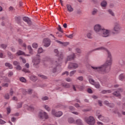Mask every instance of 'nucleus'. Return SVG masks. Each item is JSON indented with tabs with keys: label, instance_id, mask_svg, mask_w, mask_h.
Here are the masks:
<instances>
[{
	"label": "nucleus",
	"instance_id": "1",
	"mask_svg": "<svg viewBox=\"0 0 125 125\" xmlns=\"http://www.w3.org/2000/svg\"><path fill=\"white\" fill-rule=\"evenodd\" d=\"M96 50H105L107 53V59L106 62L102 65L96 66L95 65H91V68L95 72L101 73V74H107L111 70V66L113 63V59H112V55L108 49L104 47H99L93 50L92 51H96Z\"/></svg>",
	"mask_w": 125,
	"mask_h": 125
},
{
	"label": "nucleus",
	"instance_id": "2",
	"mask_svg": "<svg viewBox=\"0 0 125 125\" xmlns=\"http://www.w3.org/2000/svg\"><path fill=\"white\" fill-rule=\"evenodd\" d=\"M63 57L62 55L61 56V57L57 61H53L51 62V66L53 67V69L52 70L53 73H56L57 69L56 67L58 66H61V64H62V59Z\"/></svg>",
	"mask_w": 125,
	"mask_h": 125
},
{
	"label": "nucleus",
	"instance_id": "3",
	"mask_svg": "<svg viewBox=\"0 0 125 125\" xmlns=\"http://www.w3.org/2000/svg\"><path fill=\"white\" fill-rule=\"evenodd\" d=\"M32 63H33V67L35 68L39 67V64L41 63L40 55L37 54L36 57L32 60Z\"/></svg>",
	"mask_w": 125,
	"mask_h": 125
},
{
	"label": "nucleus",
	"instance_id": "4",
	"mask_svg": "<svg viewBox=\"0 0 125 125\" xmlns=\"http://www.w3.org/2000/svg\"><path fill=\"white\" fill-rule=\"evenodd\" d=\"M85 122L89 125H95V119L92 116H90L88 117L85 118Z\"/></svg>",
	"mask_w": 125,
	"mask_h": 125
},
{
	"label": "nucleus",
	"instance_id": "5",
	"mask_svg": "<svg viewBox=\"0 0 125 125\" xmlns=\"http://www.w3.org/2000/svg\"><path fill=\"white\" fill-rule=\"evenodd\" d=\"M96 116L98 117V119L101 121L102 122H104V123H109V118L107 117H104L102 114H100L99 110L97 111Z\"/></svg>",
	"mask_w": 125,
	"mask_h": 125
},
{
	"label": "nucleus",
	"instance_id": "6",
	"mask_svg": "<svg viewBox=\"0 0 125 125\" xmlns=\"http://www.w3.org/2000/svg\"><path fill=\"white\" fill-rule=\"evenodd\" d=\"M38 118L40 119V120H43L44 121V120H47L48 119V115L47 113L45 112H44L42 110L40 111L38 113Z\"/></svg>",
	"mask_w": 125,
	"mask_h": 125
},
{
	"label": "nucleus",
	"instance_id": "7",
	"mask_svg": "<svg viewBox=\"0 0 125 125\" xmlns=\"http://www.w3.org/2000/svg\"><path fill=\"white\" fill-rule=\"evenodd\" d=\"M110 33H111L110 30L103 28L99 35L103 37V38H108V37L110 36Z\"/></svg>",
	"mask_w": 125,
	"mask_h": 125
},
{
	"label": "nucleus",
	"instance_id": "8",
	"mask_svg": "<svg viewBox=\"0 0 125 125\" xmlns=\"http://www.w3.org/2000/svg\"><path fill=\"white\" fill-rule=\"evenodd\" d=\"M102 30H103V27L100 24H96L94 26V30L96 34H98L99 35L101 32H102Z\"/></svg>",
	"mask_w": 125,
	"mask_h": 125
},
{
	"label": "nucleus",
	"instance_id": "9",
	"mask_svg": "<svg viewBox=\"0 0 125 125\" xmlns=\"http://www.w3.org/2000/svg\"><path fill=\"white\" fill-rule=\"evenodd\" d=\"M121 25H120V22L117 21L114 23V27L113 28V31L116 33L119 32L121 29Z\"/></svg>",
	"mask_w": 125,
	"mask_h": 125
},
{
	"label": "nucleus",
	"instance_id": "10",
	"mask_svg": "<svg viewBox=\"0 0 125 125\" xmlns=\"http://www.w3.org/2000/svg\"><path fill=\"white\" fill-rule=\"evenodd\" d=\"M89 82L90 83H91V84H93V85H94L96 88H100V84H99V83L95 82V81H94V80L92 79H89Z\"/></svg>",
	"mask_w": 125,
	"mask_h": 125
},
{
	"label": "nucleus",
	"instance_id": "11",
	"mask_svg": "<svg viewBox=\"0 0 125 125\" xmlns=\"http://www.w3.org/2000/svg\"><path fill=\"white\" fill-rule=\"evenodd\" d=\"M78 67L79 64H78L77 63L71 62L68 66V69H71L72 70H74V69H77V68Z\"/></svg>",
	"mask_w": 125,
	"mask_h": 125
},
{
	"label": "nucleus",
	"instance_id": "12",
	"mask_svg": "<svg viewBox=\"0 0 125 125\" xmlns=\"http://www.w3.org/2000/svg\"><path fill=\"white\" fill-rule=\"evenodd\" d=\"M51 41L48 38H46L43 40V44L45 47H48L50 45Z\"/></svg>",
	"mask_w": 125,
	"mask_h": 125
},
{
	"label": "nucleus",
	"instance_id": "13",
	"mask_svg": "<svg viewBox=\"0 0 125 125\" xmlns=\"http://www.w3.org/2000/svg\"><path fill=\"white\" fill-rule=\"evenodd\" d=\"M52 115H53V116H55V117H61V116L63 115V112H62V111L56 112L54 109H52Z\"/></svg>",
	"mask_w": 125,
	"mask_h": 125
},
{
	"label": "nucleus",
	"instance_id": "14",
	"mask_svg": "<svg viewBox=\"0 0 125 125\" xmlns=\"http://www.w3.org/2000/svg\"><path fill=\"white\" fill-rule=\"evenodd\" d=\"M76 58V55L75 53H72L71 55L68 56L67 57V61H70V60H74Z\"/></svg>",
	"mask_w": 125,
	"mask_h": 125
},
{
	"label": "nucleus",
	"instance_id": "15",
	"mask_svg": "<svg viewBox=\"0 0 125 125\" xmlns=\"http://www.w3.org/2000/svg\"><path fill=\"white\" fill-rule=\"evenodd\" d=\"M23 21H24L25 22H26V23L28 24V25H31L32 24V21H31V19H30V18H29L28 17H24L23 18Z\"/></svg>",
	"mask_w": 125,
	"mask_h": 125
},
{
	"label": "nucleus",
	"instance_id": "16",
	"mask_svg": "<svg viewBox=\"0 0 125 125\" xmlns=\"http://www.w3.org/2000/svg\"><path fill=\"white\" fill-rule=\"evenodd\" d=\"M24 108H25V109H27L29 111H34V110H35L34 106L32 105L28 106L27 104L24 105Z\"/></svg>",
	"mask_w": 125,
	"mask_h": 125
},
{
	"label": "nucleus",
	"instance_id": "17",
	"mask_svg": "<svg viewBox=\"0 0 125 125\" xmlns=\"http://www.w3.org/2000/svg\"><path fill=\"white\" fill-rule=\"evenodd\" d=\"M66 8L69 12H73L74 11V8L70 4H66Z\"/></svg>",
	"mask_w": 125,
	"mask_h": 125
},
{
	"label": "nucleus",
	"instance_id": "18",
	"mask_svg": "<svg viewBox=\"0 0 125 125\" xmlns=\"http://www.w3.org/2000/svg\"><path fill=\"white\" fill-rule=\"evenodd\" d=\"M104 104L110 108H113V107L114 106V104H110L108 101H105Z\"/></svg>",
	"mask_w": 125,
	"mask_h": 125
},
{
	"label": "nucleus",
	"instance_id": "19",
	"mask_svg": "<svg viewBox=\"0 0 125 125\" xmlns=\"http://www.w3.org/2000/svg\"><path fill=\"white\" fill-rule=\"evenodd\" d=\"M113 91V89L111 90H103L102 92L101 93L103 94H107V93H111Z\"/></svg>",
	"mask_w": 125,
	"mask_h": 125
},
{
	"label": "nucleus",
	"instance_id": "20",
	"mask_svg": "<svg viewBox=\"0 0 125 125\" xmlns=\"http://www.w3.org/2000/svg\"><path fill=\"white\" fill-rule=\"evenodd\" d=\"M68 122L69 124H76L75 119H74V118H73L72 117L68 118Z\"/></svg>",
	"mask_w": 125,
	"mask_h": 125
},
{
	"label": "nucleus",
	"instance_id": "21",
	"mask_svg": "<svg viewBox=\"0 0 125 125\" xmlns=\"http://www.w3.org/2000/svg\"><path fill=\"white\" fill-rule=\"evenodd\" d=\"M62 85L65 88H70V84L68 83H62Z\"/></svg>",
	"mask_w": 125,
	"mask_h": 125
},
{
	"label": "nucleus",
	"instance_id": "22",
	"mask_svg": "<svg viewBox=\"0 0 125 125\" xmlns=\"http://www.w3.org/2000/svg\"><path fill=\"white\" fill-rule=\"evenodd\" d=\"M102 7H106L107 6V1L106 0H103L101 3Z\"/></svg>",
	"mask_w": 125,
	"mask_h": 125
},
{
	"label": "nucleus",
	"instance_id": "23",
	"mask_svg": "<svg viewBox=\"0 0 125 125\" xmlns=\"http://www.w3.org/2000/svg\"><path fill=\"white\" fill-rule=\"evenodd\" d=\"M30 80L33 81V82H36V81L38 80V78L37 77H36V76L32 75L30 77Z\"/></svg>",
	"mask_w": 125,
	"mask_h": 125
},
{
	"label": "nucleus",
	"instance_id": "24",
	"mask_svg": "<svg viewBox=\"0 0 125 125\" xmlns=\"http://www.w3.org/2000/svg\"><path fill=\"white\" fill-rule=\"evenodd\" d=\"M98 12V10L96 8H94L92 11V15H96Z\"/></svg>",
	"mask_w": 125,
	"mask_h": 125
},
{
	"label": "nucleus",
	"instance_id": "25",
	"mask_svg": "<svg viewBox=\"0 0 125 125\" xmlns=\"http://www.w3.org/2000/svg\"><path fill=\"white\" fill-rule=\"evenodd\" d=\"M75 124H77V125H83L81 119L77 120L75 122Z\"/></svg>",
	"mask_w": 125,
	"mask_h": 125
},
{
	"label": "nucleus",
	"instance_id": "26",
	"mask_svg": "<svg viewBox=\"0 0 125 125\" xmlns=\"http://www.w3.org/2000/svg\"><path fill=\"white\" fill-rule=\"evenodd\" d=\"M43 107L48 112H50V110H51V109L50 108V107L48 105H45L43 106Z\"/></svg>",
	"mask_w": 125,
	"mask_h": 125
},
{
	"label": "nucleus",
	"instance_id": "27",
	"mask_svg": "<svg viewBox=\"0 0 125 125\" xmlns=\"http://www.w3.org/2000/svg\"><path fill=\"white\" fill-rule=\"evenodd\" d=\"M125 79V74H121L119 75V79L120 81H123Z\"/></svg>",
	"mask_w": 125,
	"mask_h": 125
},
{
	"label": "nucleus",
	"instance_id": "28",
	"mask_svg": "<svg viewBox=\"0 0 125 125\" xmlns=\"http://www.w3.org/2000/svg\"><path fill=\"white\" fill-rule=\"evenodd\" d=\"M5 65L6 67H8L9 69H12V68H13L12 64L8 62H6Z\"/></svg>",
	"mask_w": 125,
	"mask_h": 125
},
{
	"label": "nucleus",
	"instance_id": "29",
	"mask_svg": "<svg viewBox=\"0 0 125 125\" xmlns=\"http://www.w3.org/2000/svg\"><path fill=\"white\" fill-rule=\"evenodd\" d=\"M77 72V70H72L69 73V77H73Z\"/></svg>",
	"mask_w": 125,
	"mask_h": 125
},
{
	"label": "nucleus",
	"instance_id": "30",
	"mask_svg": "<svg viewBox=\"0 0 125 125\" xmlns=\"http://www.w3.org/2000/svg\"><path fill=\"white\" fill-rule=\"evenodd\" d=\"M108 13L111 15V16H115V13H114V12L113 11V10H111V9H109L108 10Z\"/></svg>",
	"mask_w": 125,
	"mask_h": 125
},
{
	"label": "nucleus",
	"instance_id": "31",
	"mask_svg": "<svg viewBox=\"0 0 125 125\" xmlns=\"http://www.w3.org/2000/svg\"><path fill=\"white\" fill-rule=\"evenodd\" d=\"M119 64H120V65H125V58L120 60L119 61Z\"/></svg>",
	"mask_w": 125,
	"mask_h": 125
},
{
	"label": "nucleus",
	"instance_id": "32",
	"mask_svg": "<svg viewBox=\"0 0 125 125\" xmlns=\"http://www.w3.org/2000/svg\"><path fill=\"white\" fill-rule=\"evenodd\" d=\"M16 54H17V55H19V56L23 55L24 54V52H23V51H21V50H19V51L17 52Z\"/></svg>",
	"mask_w": 125,
	"mask_h": 125
},
{
	"label": "nucleus",
	"instance_id": "33",
	"mask_svg": "<svg viewBox=\"0 0 125 125\" xmlns=\"http://www.w3.org/2000/svg\"><path fill=\"white\" fill-rule=\"evenodd\" d=\"M27 48L29 51V53H30V54H33V49H32V47L29 45L28 46Z\"/></svg>",
	"mask_w": 125,
	"mask_h": 125
},
{
	"label": "nucleus",
	"instance_id": "34",
	"mask_svg": "<svg viewBox=\"0 0 125 125\" xmlns=\"http://www.w3.org/2000/svg\"><path fill=\"white\" fill-rule=\"evenodd\" d=\"M43 51H44V50H43L42 48V47H40V48H38V53H39V54L42 53V52H43Z\"/></svg>",
	"mask_w": 125,
	"mask_h": 125
},
{
	"label": "nucleus",
	"instance_id": "35",
	"mask_svg": "<svg viewBox=\"0 0 125 125\" xmlns=\"http://www.w3.org/2000/svg\"><path fill=\"white\" fill-rule=\"evenodd\" d=\"M75 51L77 53H79V54H81V53H82V50H81L80 48H76L75 49Z\"/></svg>",
	"mask_w": 125,
	"mask_h": 125
},
{
	"label": "nucleus",
	"instance_id": "36",
	"mask_svg": "<svg viewBox=\"0 0 125 125\" xmlns=\"http://www.w3.org/2000/svg\"><path fill=\"white\" fill-rule=\"evenodd\" d=\"M4 98H5V99H7L8 100L10 98L9 97V94L8 93H6L4 96Z\"/></svg>",
	"mask_w": 125,
	"mask_h": 125
},
{
	"label": "nucleus",
	"instance_id": "37",
	"mask_svg": "<svg viewBox=\"0 0 125 125\" xmlns=\"http://www.w3.org/2000/svg\"><path fill=\"white\" fill-rule=\"evenodd\" d=\"M15 20L18 24L20 23V17H16Z\"/></svg>",
	"mask_w": 125,
	"mask_h": 125
},
{
	"label": "nucleus",
	"instance_id": "38",
	"mask_svg": "<svg viewBox=\"0 0 125 125\" xmlns=\"http://www.w3.org/2000/svg\"><path fill=\"white\" fill-rule=\"evenodd\" d=\"M113 95H114L115 96L118 97V96H120V95H121V94L120 93V92L118 91H116L114 93H113Z\"/></svg>",
	"mask_w": 125,
	"mask_h": 125
},
{
	"label": "nucleus",
	"instance_id": "39",
	"mask_svg": "<svg viewBox=\"0 0 125 125\" xmlns=\"http://www.w3.org/2000/svg\"><path fill=\"white\" fill-rule=\"evenodd\" d=\"M38 46H39V45L37 43H33L32 44V47H33V48H38Z\"/></svg>",
	"mask_w": 125,
	"mask_h": 125
},
{
	"label": "nucleus",
	"instance_id": "40",
	"mask_svg": "<svg viewBox=\"0 0 125 125\" xmlns=\"http://www.w3.org/2000/svg\"><path fill=\"white\" fill-rule=\"evenodd\" d=\"M20 80L21 82H22V83H25L26 82V79L24 77H21Z\"/></svg>",
	"mask_w": 125,
	"mask_h": 125
},
{
	"label": "nucleus",
	"instance_id": "41",
	"mask_svg": "<svg viewBox=\"0 0 125 125\" xmlns=\"http://www.w3.org/2000/svg\"><path fill=\"white\" fill-rule=\"evenodd\" d=\"M86 37L88 39H92V36H91V33H87L86 35Z\"/></svg>",
	"mask_w": 125,
	"mask_h": 125
},
{
	"label": "nucleus",
	"instance_id": "42",
	"mask_svg": "<svg viewBox=\"0 0 125 125\" xmlns=\"http://www.w3.org/2000/svg\"><path fill=\"white\" fill-rule=\"evenodd\" d=\"M8 83H2V86L3 87H8Z\"/></svg>",
	"mask_w": 125,
	"mask_h": 125
},
{
	"label": "nucleus",
	"instance_id": "43",
	"mask_svg": "<svg viewBox=\"0 0 125 125\" xmlns=\"http://www.w3.org/2000/svg\"><path fill=\"white\" fill-rule=\"evenodd\" d=\"M8 55L9 56V57H10V58H11V59H13V55H12V54H11V52H8Z\"/></svg>",
	"mask_w": 125,
	"mask_h": 125
},
{
	"label": "nucleus",
	"instance_id": "44",
	"mask_svg": "<svg viewBox=\"0 0 125 125\" xmlns=\"http://www.w3.org/2000/svg\"><path fill=\"white\" fill-rule=\"evenodd\" d=\"M22 72H24V73H30V71H29V69L27 68H23L22 70Z\"/></svg>",
	"mask_w": 125,
	"mask_h": 125
},
{
	"label": "nucleus",
	"instance_id": "45",
	"mask_svg": "<svg viewBox=\"0 0 125 125\" xmlns=\"http://www.w3.org/2000/svg\"><path fill=\"white\" fill-rule=\"evenodd\" d=\"M27 92L28 94H32V93L33 92V90H32V89H29L27 91Z\"/></svg>",
	"mask_w": 125,
	"mask_h": 125
},
{
	"label": "nucleus",
	"instance_id": "46",
	"mask_svg": "<svg viewBox=\"0 0 125 125\" xmlns=\"http://www.w3.org/2000/svg\"><path fill=\"white\" fill-rule=\"evenodd\" d=\"M64 75H66V76H69V72L64 71V72H62V76H64Z\"/></svg>",
	"mask_w": 125,
	"mask_h": 125
},
{
	"label": "nucleus",
	"instance_id": "47",
	"mask_svg": "<svg viewBox=\"0 0 125 125\" xmlns=\"http://www.w3.org/2000/svg\"><path fill=\"white\" fill-rule=\"evenodd\" d=\"M20 59H21V60L22 61V62H23V63H24V64H25V63H26V60L25 59L20 57Z\"/></svg>",
	"mask_w": 125,
	"mask_h": 125
},
{
	"label": "nucleus",
	"instance_id": "48",
	"mask_svg": "<svg viewBox=\"0 0 125 125\" xmlns=\"http://www.w3.org/2000/svg\"><path fill=\"white\" fill-rule=\"evenodd\" d=\"M38 76L40 77V78H42V79H47L45 76L42 75V74H39Z\"/></svg>",
	"mask_w": 125,
	"mask_h": 125
},
{
	"label": "nucleus",
	"instance_id": "49",
	"mask_svg": "<svg viewBox=\"0 0 125 125\" xmlns=\"http://www.w3.org/2000/svg\"><path fill=\"white\" fill-rule=\"evenodd\" d=\"M22 104H23L22 102L19 103L17 105V108H21V107H22Z\"/></svg>",
	"mask_w": 125,
	"mask_h": 125
},
{
	"label": "nucleus",
	"instance_id": "50",
	"mask_svg": "<svg viewBox=\"0 0 125 125\" xmlns=\"http://www.w3.org/2000/svg\"><path fill=\"white\" fill-rule=\"evenodd\" d=\"M58 31L59 32H61V33H63V30H62V28H61V26L60 25H59V28H58Z\"/></svg>",
	"mask_w": 125,
	"mask_h": 125
},
{
	"label": "nucleus",
	"instance_id": "51",
	"mask_svg": "<svg viewBox=\"0 0 125 125\" xmlns=\"http://www.w3.org/2000/svg\"><path fill=\"white\" fill-rule=\"evenodd\" d=\"M13 72L12 71H11L8 73V77H9V78H10L11 76H13Z\"/></svg>",
	"mask_w": 125,
	"mask_h": 125
},
{
	"label": "nucleus",
	"instance_id": "52",
	"mask_svg": "<svg viewBox=\"0 0 125 125\" xmlns=\"http://www.w3.org/2000/svg\"><path fill=\"white\" fill-rule=\"evenodd\" d=\"M77 80H79V81H83V76H80L78 78H77Z\"/></svg>",
	"mask_w": 125,
	"mask_h": 125
},
{
	"label": "nucleus",
	"instance_id": "53",
	"mask_svg": "<svg viewBox=\"0 0 125 125\" xmlns=\"http://www.w3.org/2000/svg\"><path fill=\"white\" fill-rule=\"evenodd\" d=\"M11 122H13V123H15V122H16V118L14 117H12Z\"/></svg>",
	"mask_w": 125,
	"mask_h": 125
},
{
	"label": "nucleus",
	"instance_id": "54",
	"mask_svg": "<svg viewBox=\"0 0 125 125\" xmlns=\"http://www.w3.org/2000/svg\"><path fill=\"white\" fill-rule=\"evenodd\" d=\"M1 47H2V48H3L4 49L6 48V47H7V45L6 44H2L1 45Z\"/></svg>",
	"mask_w": 125,
	"mask_h": 125
},
{
	"label": "nucleus",
	"instance_id": "55",
	"mask_svg": "<svg viewBox=\"0 0 125 125\" xmlns=\"http://www.w3.org/2000/svg\"><path fill=\"white\" fill-rule=\"evenodd\" d=\"M66 37H67V38H69V39H73V37H74V34H70L69 35H67Z\"/></svg>",
	"mask_w": 125,
	"mask_h": 125
},
{
	"label": "nucleus",
	"instance_id": "56",
	"mask_svg": "<svg viewBox=\"0 0 125 125\" xmlns=\"http://www.w3.org/2000/svg\"><path fill=\"white\" fill-rule=\"evenodd\" d=\"M5 121L0 119V125H4Z\"/></svg>",
	"mask_w": 125,
	"mask_h": 125
},
{
	"label": "nucleus",
	"instance_id": "57",
	"mask_svg": "<svg viewBox=\"0 0 125 125\" xmlns=\"http://www.w3.org/2000/svg\"><path fill=\"white\" fill-rule=\"evenodd\" d=\"M78 86V85H73L72 86V88L73 89V90H74V91H77V89H76V87H77Z\"/></svg>",
	"mask_w": 125,
	"mask_h": 125
},
{
	"label": "nucleus",
	"instance_id": "58",
	"mask_svg": "<svg viewBox=\"0 0 125 125\" xmlns=\"http://www.w3.org/2000/svg\"><path fill=\"white\" fill-rule=\"evenodd\" d=\"M65 81L68 83H70V82H72V79H71L70 78H67L65 79Z\"/></svg>",
	"mask_w": 125,
	"mask_h": 125
},
{
	"label": "nucleus",
	"instance_id": "59",
	"mask_svg": "<svg viewBox=\"0 0 125 125\" xmlns=\"http://www.w3.org/2000/svg\"><path fill=\"white\" fill-rule=\"evenodd\" d=\"M54 52L56 53V55H59V51H58V50L57 49H55L54 50Z\"/></svg>",
	"mask_w": 125,
	"mask_h": 125
},
{
	"label": "nucleus",
	"instance_id": "60",
	"mask_svg": "<svg viewBox=\"0 0 125 125\" xmlns=\"http://www.w3.org/2000/svg\"><path fill=\"white\" fill-rule=\"evenodd\" d=\"M16 69H17V70H21V69H22V68L19 64H18V65H17Z\"/></svg>",
	"mask_w": 125,
	"mask_h": 125
},
{
	"label": "nucleus",
	"instance_id": "61",
	"mask_svg": "<svg viewBox=\"0 0 125 125\" xmlns=\"http://www.w3.org/2000/svg\"><path fill=\"white\" fill-rule=\"evenodd\" d=\"M13 64L15 66H18V65H19V62H18L15 61V62H13Z\"/></svg>",
	"mask_w": 125,
	"mask_h": 125
},
{
	"label": "nucleus",
	"instance_id": "62",
	"mask_svg": "<svg viewBox=\"0 0 125 125\" xmlns=\"http://www.w3.org/2000/svg\"><path fill=\"white\" fill-rule=\"evenodd\" d=\"M7 114H10L11 110L10 109V107H8L7 108Z\"/></svg>",
	"mask_w": 125,
	"mask_h": 125
},
{
	"label": "nucleus",
	"instance_id": "63",
	"mask_svg": "<svg viewBox=\"0 0 125 125\" xmlns=\"http://www.w3.org/2000/svg\"><path fill=\"white\" fill-rule=\"evenodd\" d=\"M48 100V97H47V96L43 97L42 98V100L45 101Z\"/></svg>",
	"mask_w": 125,
	"mask_h": 125
},
{
	"label": "nucleus",
	"instance_id": "64",
	"mask_svg": "<svg viewBox=\"0 0 125 125\" xmlns=\"http://www.w3.org/2000/svg\"><path fill=\"white\" fill-rule=\"evenodd\" d=\"M87 92L88 93H92V90H91V89H90V88H88L87 89Z\"/></svg>",
	"mask_w": 125,
	"mask_h": 125
}]
</instances>
